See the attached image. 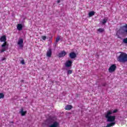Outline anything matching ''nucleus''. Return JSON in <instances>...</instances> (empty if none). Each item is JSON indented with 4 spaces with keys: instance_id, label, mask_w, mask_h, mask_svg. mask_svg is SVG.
I'll use <instances>...</instances> for the list:
<instances>
[{
    "instance_id": "nucleus-1",
    "label": "nucleus",
    "mask_w": 127,
    "mask_h": 127,
    "mask_svg": "<svg viewBox=\"0 0 127 127\" xmlns=\"http://www.w3.org/2000/svg\"><path fill=\"white\" fill-rule=\"evenodd\" d=\"M0 41H1V42H4L1 45V48L0 50V53H3V52H4V51H6V50L7 49L6 36H5V35L1 36L0 38Z\"/></svg>"
},
{
    "instance_id": "nucleus-2",
    "label": "nucleus",
    "mask_w": 127,
    "mask_h": 127,
    "mask_svg": "<svg viewBox=\"0 0 127 127\" xmlns=\"http://www.w3.org/2000/svg\"><path fill=\"white\" fill-rule=\"evenodd\" d=\"M117 61L120 63H126L127 62V54L125 52H119L117 57Z\"/></svg>"
},
{
    "instance_id": "nucleus-3",
    "label": "nucleus",
    "mask_w": 127,
    "mask_h": 127,
    "mask_svg": "<svg viewBox=\"0 0 127 127\" xmlns=\"http://www.w3.org/2000/svg\"><path fill=\"white\" fill-rule=\"evenodd\" d=\"M119 32V33H124L125 34L127 35V25L123 26L122 27H121L119 31H118V33Z\"/></svg>"
},
{
    "instance_id": "nucleus-4",
    "label": "nucleus",
    "mask_w": 127,
    "mask_h": 127,
    "mask_svg": "<svg viewBox=\"0 0 127 127\" xmlns=\"http://www.w3.org/2000/svg\"><path fill=\"white\" fill-rule=\"evenodd\" d=\"M117 69V65L116 64H112L109 68L108 71L109 73H113L116 71Z\"/></svg>"
},
{
    "instance_id": "nucleus-5",
    "label": "nucleus",
    "mask_w": 127,
    "mask_h": 127,
    "mask_svg": "<svg viewBox=\"0 0 127 127\" xmlns=\"http://www.w3.org/2000/svg\"><path fill=\"white\" fill-rule=\"evenodd\" d=\"M60 124L57 121H53L51 122V124L49 126V127H59Z\"/></svg>"
},
{
    "instance_id": "nucleus-6",
    "label": "nucleus",
    "mask_w": 127,
    "mask_h": 127,
    "mask_svg": "<svg viewBox=\"0 0 127 127\" xmlns=\"http://www.w3.org/2000/svg\"><path fill=\"white\" fill-rule=\"evenodd\" d=\"M17 44L19 48H23V39L21 38L19 39Z\"/></svg>"
},
{
    "instance_id": "nucleus-7",
    "label": "nucleus",
    "mask_w": 127,
    "mask_h": 127,
    "mask_svg": "<svg viewBox=\"0 0 127 127\" xmlns=\"http://www.w3.org/2000/svg\"><path fill=\"white\" fill-rule=\"evenodd\" d=\"M72 63H73V62L72 61L67 60L65 63V67H71V66H72Z\"/></svg>"
},
{
    "instance_id": "nucleus-8",
    "label": "nucleus",
    "mask_w": 127,
    "mask_h": 127,
    "mask_svg": "<svg viewBox=\"0 0 127 127\" xmlns=\"http://www.w3.org/2000/svg\"><path fill=\"white\" fill-rule=\"evenodd\" d=\"M69 56L71 59H74L77 57V55L74 52L69 53Z\"/></svg>"
},
{
    "instance_id": "nucleus-9",
    "label": "nucleus",
    "mask_w": 127,
    "mask_h": 127,
    "mask_svg": "<svg viewBox=\"0 0 127 127\" xmlns=\"http://www.w3.org/2000/svg\"><path fill=\"white\" fill-rule=\"evenodd\" d=\"M22 28H23V24H18L17 25V29L19 30V31L22 30Z\"/></svg>"
},
{
    "instance_id": "nucleus-10",
    "label": "nucleus",
    "mask_w": 127,
    "mask_h": 127,
    "mask_svg": "<svg viewBox=\"0 0 127 127\" xmlns=\"http://www.w3.org/2000/svg\"><path fill=\"white\" fill-rule=\"evenodd\" d=\"M26 113H27V112L26 111H24L23 109H21L20 111H19V114H20V115L22 116V117H24V116H25V115H26Z\"/></svg>"
},
{
    "instance_id": "nucleus-11",
    "label": "nucleus",
    "mask_w": 127,
    "mask_h": 127,
    "mask_svg": "<svg viewBox=\"0 0 127 127\" xmlns=\"http://www.w3.org/2000/svg\"><path fill=\"white\" fill-rule=\"evenodd\" d=\"M66 54H67V53L64 51H63L59 53V57H64Z\"/></svg>"
},
{
    "instance_id": "nucleus-12",
    "label": "nucleus",
    "mask_w": 127,
    "mask_h": 127,
    "mask_svg": "<svg viewBox=\"0 0 127 127\" xmlns=\"http://www.w3.org/2000/svg\"><path fill=\"white\" fill-rule=\"evenodd\" d=\"M52 54V52L51 49H49L47 53V56L48 57H51V55Z\"/></svg>"
},
{
    "instance_id": "nucleus-13",
    "label": "nucleus",
    "mask_w": 127,
    "mask_h": 127,
    "mask_svg": "<svg viewBox=\"0 0 127 127\" xmlns=\"http://www.w3.org/2000/svg\"><path fill=\"white\" fill-rule=\"evenodd\" d=\"M72 109V106L68 105L65 106V110L69 111V110H71Z\"/></svg>"
},
{
    "instance_id": "nucleus-14",
    "label": "nucleus",
    "mask_w": 127,
    "mask_h": 127,
    "mask_svg": "<svg viewBox=\"0 0 127 127\" xmlns=\"http://www.w3.org/2000/svg\"><path fill=\"white\" fill-rule=\"evenodd\" d=\"M88 15H89V17L93 16V15H95V11H90Z\"/></svg>"
},
{
    "instance_id": "nucleus-15",
    "label": "nucleus",
    "mask_w": 127,
    "mask_h": 127,
    "mask_svg": "<svg viewBox=\"0 0 127 127\" xmlns=\"http://www.w3.org/2000/svg\"><path fill=\"white\" fill-rule=\"evenodd\" d=\"M107 21H108V19L107 18H105L102 21H101V22L102 24H105Z\"/></svg>"
},
{
    "instance_id": "nucleus-16",
    "label": "nucleus",
    "mask_w": 127,
    "mask_h": 127,
    "mask_svg": "<svg viewBox=\"0 0 127 127\" xmlns=\"http://www.w3.org/2000/svg\"><path fill=\"white\" fill-rule=\"evenodd\" d=\"M4 98V94L2 93H0V99Z\"/></svg>"
},
{
    "instance_id": "nucleus-17",
    "label": "nucleus",
    "mask_w": 127,
    "mask_h": 127,
    "mask_svg": "<svg viewBox=\"0 0 127 127\" xmlns=\"http://www.w3.org/2000/svg\"><path fill=\"white\" fill-rule=\"evenodd\" d=\"M97 31H98L99 32L102 33V32H104V29L103 28H100L97 30Z\"/></svg>"
},
{
    "instance_id": "nucleus-18",
    "label": "nucleus",
    "mask_w": 127,
    "mask_h": 127,
    "mask_svg": "<svg viewBox=\"0 0 127 127\" xmlns=\"http://www.w3.org/2000/svg\"><path fill=\"white\" fill-rule=\"evenodd\" d=\"M41 38L43 40H46L47 37H46V36H42Z\"/></svg>"
},
{
    "instance_id": "nucleus-19",
    "label": "nucleus",
    "mask_w": 127,
    "mask_h": 127,
    "mask_svg": "<svg viewBox=\"0 0 127 127\" xmlns=\"http://www.w3.org/2000/svg\"><path fill=\"white\" fill-rule=\"evenodd\" d=\"M123 43H125V44H127V38L123 39Z\"/></svg>"
},
{
    "instance_id": "nucleus-20",
    "label": "nucleus",
    "mask_w": 127,
    "mask_h": 127,
    "mask_svg": "<svg viewBox=\"0 0 127 127\" xmlns=\"http://www.w3.org/2000/svg\"><path fill=\"white\" fill-rule=\"evenodd\" d=\"M73 72V71H72V70L69 69L67 71V74L68 75H70V74H72V72Z\"/></svg>"
},
{
    "instance_id": "nucleus-21",
    "label": "nucleus",
    "mask_w": 127,
    "mask_h": 127,
    "mask_svg": "<svg viewBox=\"0 0 127 127\" xmlns=\"http://www.w3.org/2000/svg\"><path fill=\"white\" fill-rule=\"evenodd\" d=\"M59 40H60V37L58 36L56 39V42H59Z\"/></svg>"
},
{
    "instance_id": "nucleus-22",
    "label": "nucleus",
    "mask_w": 127,
    "mask_h": 127,
    "mask_svg": "<svg viewBox=\"0 0 127 127\" xmlns=\"http://www.w3.org/2000/svg\"><path fill=\"white\" fill-rule=\"evenodd\" d=\"M5 57H3L1 58V61H4V60H6Z\"/></svg>"
},
{
    "instance_id": "nucleus-23",
    "label": "nucleus",
    "mask_w": 127,
    "mask_h": 127,
    "mask_svg": "<svg viewBox=\"0 0 127 127\" xmlns=\"http://www.w3.org/2000/svg\"><path fill=\"white\" fill-rule=\"evenodd\" d=\"M21 63L23 65L25 64V63H24V60H22L21 61Z\"/></svg>"
},
{
    "instance_id": "nucleus-24",
    "label": "nucleus",
    "mask_w": 127,
    "mask_h": 127,
    "mask_svg": "<svg viewBox=\"0 0 127 127\" xmlns=\"http://www.w3.org/2000/svg\"><path fill=\"white\" fill-rule=\"evenodd\" d=\"M60 0H57V3H60Z\"/></svg>"
}]
</instances>
